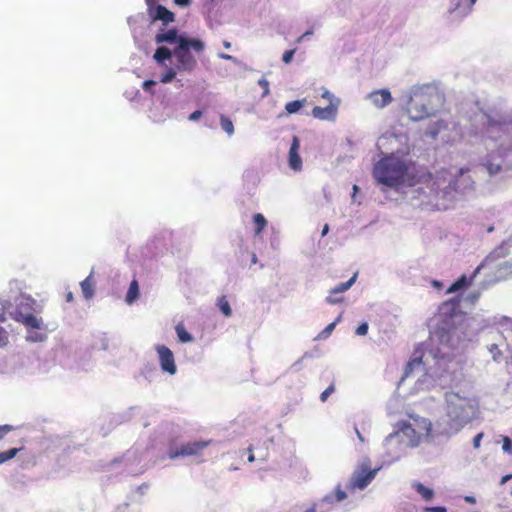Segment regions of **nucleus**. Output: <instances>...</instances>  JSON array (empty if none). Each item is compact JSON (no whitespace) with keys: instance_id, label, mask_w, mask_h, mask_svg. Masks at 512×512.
I'll use <instances>...</instances> for the list:
<instances>
[{"instance_id":"obj_17","label":"nucleus","mask_w":512,"mask_h":512,"mask_svg":"<svg viewBox=\"0 0 512 512\" xmlns=\"http://www.w3.org/2000/svg\"><path fill=\"white\" fill-rule=\"evenodd\" d=\"M190 38L185 34H179L177 28L162 30L155 35V42L157 44L169 43L179 46L181 41H187Z\"/></svg>"},{"instance_id":"obj_19","label":"nucleus","mask_w":512,"mask_h":512,"mask_svg":"<svg viewBox=\"0 0 512 512\" xmlns=\"http://www.w3.org/2000/svg\"><path fill=\"white\" fill-rule=\"evenodd\" d=\"M148 14L152 22L161 21L163 26H167L169 23L175 21V14L160 4L156 5L152 9H149Z\"/></svg>"},{"instance_id":"obj_42","label":"nucleus","mask_w":512,"mask_h":512,"mask_svg":"<svg viewBox=\"0 0 512 512\" xmlns=\"http://www.w3.org/2000/svg\"><path fill=\"white\" fill-rule=\"evenodd\" d=\"M295 49H291V50H287L284 52L283 56H282V61L285 63V64H289L293 57H294V54H295Z\"/></svg>"},{"instance_id":"obj_48","label":"nucleus","mask_w":512,"mask_h":512,"mask_svg":"<svg viewBox=\"0 0 512 512\" xmlns=\"http://www.w3.org/2000/svg\"><path fill=\"white\" fill-rule=\"evenodd\" d=\"M335 502H336V501H335V496H334V494H333V493H328V494H326V495H325V496L320 500V502H319V503H320V504H324V503H326V504H333V503H335Z\"/></svg>"},{"instance_id":"obj_3","label":"nucleus","mask_w":512,"mask_h":512,"mask_svg":"<svg viewBox=\"0 0 512 512\" xmlns=\"http://www.w3.org/2000/svg\"><path fill=\"white\" fill-rule=\"evenodd\" d=\"M445 410V418L434 429L437 435L451 437L478 417L479 402L468 393L449 391L445 393Z\"/></svg>"},{"instance_id":"obj_38","label":"nucleus","mask_w":512,"mask_h":512,"mask_svg":"<svg viewBox=\"0 0 512 512\" xmlns=\"http://www.w3.org/2000/svg\"><path fill=\"white\" fill-rule=\"evenodd\" d=\"M46 339V335L40 332H32L27 335V340L31 342H42Z\"/></svg>"},{"instance_id":"obj_34","label":"nucleus","mask_w":512,"mask_h":512,"mask_svg":"<svg viewBox=\"0 0 512 512\" xmlns=\"http://www.w3.org/2000/svg\"><path fill=\"white\" fill-rule=\"evenodd\" d=\"M12 304H10L8 301H0V323H3L6 321V314H9V311H11Z\"/></svg>"},{"instance_id":"obj_56","label":"nucleus","mask_w":512,"mask_h":512,"mask_svg":"<svg viewBox=\"0 0 512 512\" xmlns=\"http://www.w3.org/2000/svg\"><path fill=\"white\" fill-rule=\"evenodd\" d=\"M219 57L222 58V59H225V60L233 61V62L237 61V59L234 56L229 55V54L221 53V54H219Z\"/></svg>"},{"instance_id":"obj_8","label":"nucleus","mask_w":512,"mask_h":512,"mask_svg":"<svg viewBox=\"0 0 512 512\" xmlns=\"http://www.w3.org/2000/svg\"><path fill=\"white\" fill-rule=\"evenodd\" d=\"M512 254V240L503 241L500 246L495 248L485 259V261L480 264L472 273L470 277L466 275H462L456 281H454L450 287L447 289V293H455L461 289H464L471 285L473 279L477 276L480 270L486 265L493 263L494 261L508 256ZM499 278L505 277L507 274L512 273V257L499 264Z\"/></svg>"},{"instance_id":"obj_57","label":"nucleus","mask_w":512,"mask_h":512,"mask_svg":"<svg viewBox=\"0 0 512 512\" xmlns=\"http://www.w3.org/2000/svg\"><path fill=\"white\" fill-rule=\"evenodd\" d=\"M512 479V474L505 475L501 478L500 484L503 485Z\"/></svg>"},{"instance_id":"obj_11","label":"nucleus","mask_w":512,"mask_h":512,"mask_svg":"<svg viewBox=\"0 0 512 512\" xmlns=\"http://www.w3.org/2000/svg\"><path fill=\"white\" fill-rule=\"evenodd\" d=\"M205 43L198 38H190L187 41H181L179 46L174 48V56L178 62V70L183 72H192L197 66V60L190 50L200 53L204 50Z\"/></svg>"},{"instance_id":"obj_50","label":"nucleus","mask_w":512,"mask_h":512,"mask_svg":"<svg viewBox=\"0 0 512 512\" xmlns=\"http://www.w3.org/2000/svg\"><path fill=\"white\" fill-rule=\"evenodd\" d=\"M12 429L13 427L10 425H0V439L4 438Z\"/></svg>"},{"instance_id":"obj_44","label":"nucleus","mask_w":512,"mask_h":512,"mask_svg":"<svg viewBox=\"0 0 512 512\" xmlns=\"http://www.w3.org/2000/svg\"><path fill=\"white\" fill-rule=\"evenodd\" d=\"M8 343V333L7 331L0 327V348L6 346Z\"/></svg>"},{"instance_id":"obj_26","label":"nucleus","mask_w":512,"mask_h":512,"mask_svg":"<svg viewBox=\"0 0 512 512\" xmlns=\"http://www.w3.org/2000/svg\"><path fill=\"white\" fill-rule=\"evenodd\" d=\"M175 331H176V334H177V337H178V340L181 342V343H189V342H192L193 341V336L192 334H190L186 329L185 327L183 326V324H178L176 325L175 327Z\"/></svg>"},{"instance_id":"obj_49","label":"nucleus","mask_w":512,"mask_h":512,"mask_svg":"<svg viewBox=\"0 0 512 512\" xmlns=\"http://www.w3.org/2000/svg\"><path fill=\"white\" fill-rule=\"evenodd\" d=\"M156 85L154 80H146L142 83V87L147 92H152V88Z\"/></svg>"},{"instance_id":"obj_23","label":"nucleus","mask_w":512,"mask_h":512,"mask_svg":"<svg viewBox=\"0 0 512 512\" xmlns=\"http://www.w3.org/2000/svg\"><path fill=\"white\" fill-rule=\"evenodd\" d=\"M173 55L174 50L172 51L170 48L166 46H159L153 55V59L158 64H163L166 60L171 59Z\"/></svg>"},{"instance_id":"obj_61","label":"nucleus","mask_w":512,"mask_h":512,"mask_svg":"<svg viewBox=\"0 0 512 512\" xmlns=\"http://www.w3.org/2000/svg\"><path fill=\"white\" fill-rule=\"evenodd\" d=\"M355 432H356V435H357L358 439H359L361 442H364V441H365V439H364L363 435L361 434V432L358 430V428H357V427H355Z\"/></svg>"},{"instance_id":"obj_6","label":"nucleus","mask_w":512,"mask_h":512,"mask_svg":"<svg viewBox=\"0 0 512 512\" xmlns=\"http://www.w3.org/2000/svg\"><path fill=\"white\" fill-rule=\"evenodd\" d=\"M406 111L413 121H421L436 114L443 104V96L433 84L415 85L405 96Z\"/></svg>"},{"instance_id":"obj_1","label":"nucleus","mask_w":512,"mask_h":512,"mask_svg":"<svg viewBox=\"0 0 512 512\" xmlns=\"http://www.w3.org/2000/svg\"><path fill=\"white\" fill-rule=\"evenodd\" d=\"M469 319L461 312L459 300L443 302L432 319L433 330L428 342L420 344L407 363L403 378L422 373L416 385L419 389L447 388L461 377L460 364L452 350L470 340L467 332Z\"/></svg>"},{"instance_id":"obj_9","label":"nucleus","mask_w":512,"mask_h":512,"mask_svg":"<svg viewBox=\"0 0 512 512\" xmlns=\"http://www.w3.org/2000/svg\"><path fill=\"white\" fill-rule=\"evenodd\" d=\"M441 176L442 180L445 179L447 184L444 187V192L442 197L444 200L448 201V205L450 206L454 203L459 197L467 195L474 190L475 182L470 175V170L467 168H460L453 171L442 170Z\"/></svg>"},{"instance_id":"obj_5","label":"nucleus","mask_w":512,"mask_h":512,"mask_svg":"<svg viewBox=\"0 0 512 512\" xmlns=\"http://www.w3.org/2000/svg\"><path fill=\"white\" fill-rule=\"evenodd\" d=\"M449 184L445 179L442 180L441 172L435 175L426 173L424 171L414 170L413 182L405 184L407 188V196L414 206H433L439 210L448 209V201L444 200L442 194L444 187L447 188Z\"/></svg>"},{"instance_id":"obj_24","label":"nucleus","mask_w":512,"mask_h":512,"mask_svg":"<svg viewBox=\"0 0 512 512\" xmlns=\"http://www.w3.org/2000/svg\"><path fill=\"white\" fill-rule=\"evenodd\" d=\"M411 487L425 500L430 501L434 497V490L424 486L418 481H413Z\"/></svg>"},{"instance_id":"obj_40","label":"nucleus","mask_w":512,"mask_h":512,"mask_svg":"<svg viewBox=\"0 0 512 512\" xmlns=\"http://www.w3.org/2000/svg\"><path fill=\"white\" fill-rule=\"evenodd\" d=\"M335 501L342 502L347 498V494L344 490L341 489L340 485H337L334 492Z\"/></svg>"},{"instance_id":"obj_54","label":"nucleus","mask_w":512,"mask_h":512,"mask_svg":"<svg viewBox=\"0 0 512 512\" xmlns=\"http://www.w3.org/2000/svg\"><path fill=\"white\" fill-rule=\"evenodd\" d=\"M313 29H309L307 30L304 34H302L298 39H297V43H301L303 42L306 38H308L309 36L313 35Z\"/></svg>"},{"instance_id":"obj_4","label":"nucleus","mask_w":512,"mask_h":512,"mask_svg":"<svg viewBox=\"0 0 512 512\" xmlns=\"http://www.w3.org/2000/svg\"><path fill=\"white\" fill-rule=\"evenodd\" d=\"M432 430V423L426 418L413 419V422H399L396 430L383 441L384 464L390 465L406 455L408 448L417 447L423 437Z\"/></svg>"},{"instance_id":"obj_45","label":"nucleus","mask_w":512,"mask_h":512,"mask_svg":"<svg viewBox=\"0 0 512 512\" xmlns=\"http://www.w3.org/2000/svg\"><path fill=\"white\" fill-rule=\"evenodd\" d=\"M368 329H369V326H368V323L367 322H363L361 323L357 329H356V334L359 335V336H364L367 334L368 332Z\"/></svg>"},{"instance_id":"obj_2","label":"nucleus","mask_w":512,"mask_h":512,"mask_svg":"<svg viewBox=\"0 0 512 512\" xmlns=\"http://www.w3.org/2000/svg\"><path fill=\"white\" fill-rule=\"evenodd\" d=\"M414 161L409 157V148L395 152L383 153L372 168V177L375 183L380 186V191L385 193L392 189L400 191L405 184L413 182Z\"/></svg>"},{"instance_id":"obj_46","label":"nucleus","mask_w":512,"mask_h":512,"mask_svg":"<svg viewBox=\"0 0 512 512\" xmlns=\"http://www.w3.org/2000/svg\"><path fill=\"white\" fill-rule=\"evenodd\" d=\"M321 97H322L323 99L328 100V101H329V103H331V102H332V103H336V102H337V100H338V99H336V98L334 97V95H333L330 91H328L327 89H324V90H323V92L321 93Z\"/></svg>"},{"instance_id":"obj_12","label":"nucleus","mask_w":512,"mask_h":512,"mask_svg":"<svg viewBox=\"0 0 512 512\" xmlns=\"http://www.w3.org/2000/svg\"><path fill=\"white\" fill-rule=\"evenodd\" d=\"M211 441H193L181 445L171 443L168 448V457L175 460L180 457L199 456L201 451L210 445Z\"/></svg>"},{"instance_id":"obj_25","label":"nucleus","mask_w":512,"mask_h":512,"mask_svg":"<svg viewBox=\"0 0 512 512\" xmlns=\"http://www.w3.org/2000/svg\"><path fill=\"white\" fill-rule=\"evenodd\" d=\"M357 279V274H354L348 281L339 283L330 290V294H342L349 290Z\"/></svg>"},{"instance_id":"obj_14","label":"nucleus","mask_w":512,"mask_h":512,"mask_svg":"<svg viewBox=\"0 0 512 512\" xmlns=\"http://www.w3.org/2000/svg\"><path fill=\"white\" fill-rule=\"evenodd\" d=\"M512 151L511 147H507L505 142L501 140L497 150L490 152L484 162L483 166L486 168L490 176L497 175L504 164V159L508 152Z\"/></svg>"},{"instance_id":"obj_27","label":"nucleus","mask_w":512,"mask_h":512,"mask_svg":"<svg viewBox=\"0 0 512 512\" xmlns=\"http://www.w3.org/2000/svg\"><path fill=\"white\" fill-rule=\"evenodd\" d=\"M138 296H139L138 282L136 280H133L130 283L125 300L128 304H132L138 298Z\"/></svg>"},{"instance_id":"obj_59","label":"nucleus","mask_w":512,"mask_h":512,"mask_svg":"<svg viewBox=\"0 0 512 512\" xmlns=\"http://www.w3.org/2000/svg\"><path fill=\"white\" fill-rule=\"evenodd\" d=\"M248 452H249L248 461L249 462H254L255 461V457H254V454L252 452V448L251 447L248 448Z\"/></svg>"},{"instance_id":"obj_60","label":"nucleus","mask_w":512,"mask_h":512,"mask_svg":"<svg viewBox=\"0 0 512 512\" xmlns=\"http://www.w3.org/2000/svg\"><path fill=\"white\" fill-rule=\"evenodd\" d=\"M328 232H329V226H328V224H325L322 229L321 236L322 237L326 236Z\"/></svg>"},{"instance_id":"obj_37","label":"nucleus","mask_w":512,"mask_h":512,"mask_svg":"<svg viewBox=\"0 0 512 512\" xmlns=\"http://www.w3.org/2000/svg\"><path fill=\"white\" fill-rule=\"evenodd\" d=\"M258 85L263 88L262 98L267 97L270 94L269 82L265 77L258 80Z\"/></svg>"},{"instance_id":"obj_28","label":"nucleus","mask_w":512,"mask_h":512,"mask_svg":"<svg viewBox=\"0 0 512 512\" xmlns=\"http://www.w3.org/2000/svg\"><path fill=\"white\" fill-rule=\"evenodd\" d=\"M216 306L225 317H230L232 315L230 303L225 296H221L217 299Z\"/></svg>"},{"instance_id":"obj_62","label":"nucleus","mask_w":512,"mask_h":512,"mask_svg":"<svg viewBox=\"0 0 512 512\" xmlns=\"http://www.w3.org/2000/svg\"><path fill=\"white\" fill-rule=\"evenodd\" d=\"M316 506L317 504L314 503L311 507H309L308 509H306L304 512H317L316 511Z\"/></svg>"},{"instance_id":"obj_10","label":"nucleus","mask_w":512,"mask_h":512,"mask_svg":"<svg viewBox=\"0 0 512 512\" xmlns=\"http://www.w3.org/2000/svg\"><path fill=\"white\" fill-rule=\"evenodd\" d=\"M36 305L35 299L30 295L21 294L15 298L14 307L12 306L9 315L28 328L40 330L44 327V323L41 318L34 315Z\"/></svg>"},{"instance_id":"obj_35","label":"nucleus","mask_w":512,"mask_h":512,"mask_svg":"<svg viewBox=\"0 0 512 512\" xmlns=\"http://www.w3.org/2000/svg\"><path fill=\"white\" fill-rule=\"evenodd\" d=\"M479 297H480L479 291H471L461 301L472 305L477 302Z\"/></svg>"},{"instance_id":"obj_64","label":"nucleus","mask_w":512,"mask_h":512,"mask_svg":"<svg viewBox=\"0 0 512 512\" xmlns=\"http://www.w3.org/2000/svg\"><path fill=\"white\" fill-rule=\"evenodd\" d=\"M506 341L508 348L512 350V339H506Z\"/></svg>"},{"instance_id":"obj_32","label":"nucleus","mask_w":512,"mask_h":512,"mask_svg":"<svg viewBox=\"0 0 512 512\" xmlns=\"http://www.w3.org/2000/svg\"><path fill=\"white\" fill-rule=\"evenodd\" d=\"M341 316H339L334 322L327 325L317 336L318 339H327L333 330L335 329L337 323L340 321Z\"/></svg>"},{"instance_id":"obj_18","label":"nucleus","mask_w":512,"mask_h":512,"mask_svg":"<svg viewBox=\"0 0 512 512\" xmlns=\"http://www.w3.org/2000/svg\"><path fill=\"white\" fill-rule=\"evenodd\" d=\"M366 99L379 109L388 106L393 100L391 92L386 88L370 92Z\"/></svg>"},{"instance_id":"obj_13","label":"nucleus","mask_w":512,"mask_h":512,"mask_svg":"<svg viewBox=\"0 0 512 512\" xmlns=\"http://www.w3.org/2000/svg\"><path fill=\"white\" fill-rule=\"evenodd\" d=\"M379 469H369V460H365L359 469H356L347 485L350 490H364L375 478Z\"/></svg>"},{"instance_id":"obj_52","label":"nucleus","mask_w":512,"mask_h":512,"mask_svg":"<svg viewBox=\"0 0 512 512\" xmlns=\"http://www.w3.org/2000/svg\"><path fill=\"white\" fill-rule=\"evenodd\" d=\"M427 512H447L446 507L444 506H434V507H428L425 509Z\"/></svg>"},{"instance_id":"obj_47","label":"nucleus","mask_w":512,"mask_h":512,"mask_svg":"<svg viewBox=\"0 0 512 512\" xmlns=\"http://www.w3.org/2000/svg\"><path fill=\"white\" fill-rule=\"evenodd\" d=\"M337 294H330L329 296L326 297V302L331 304V305H335V304H338L340 302H342V297H338L336 296Z\"/></svg>"},{"instance_id":"obj_58","label":"nucleus","mask_w":512,"mask_h":512,"mask_svg":"<svg viewBox=\"0 0 512 512\" xmlns=\"http://www.w3.org/2000/svg\"><path fill=\"white\" fill-rule=\"evenodd\" d=\"M146 4L148 6V10L154 8L156 4V0H146Z\"/></svg>"},{"instance_id":"obj_55","label":"nucleus","mask_w":512,"mask_h":512,"mask_svg":"<svg viewBox=\"0 0 512 512\" xmlns=\"http://www.w3.org/2000/svg\"><path fill=\"white\" fill-rule=\"evenodd\" d=\"M174 3L179 7H187L190 4V0H174Z\"/></svg>"},{"instance_id":"obj_16","label":"nucleus","mask_w":512,"mask_h":512,"mask_svg":"<svg viewBox=\"0 0 512 512\" xmlns=\"http://www.w3.org/2000/svg\"><path fill=\"white\" fill-rule=\"evenodd\" d=\"M156 351L158 353L161 370L169 375H175L177 372V366L175 364L173 352L164 345L156 346Z\"/></svg>"},{"instance_id":"obj_29","label":"nucleus","mask_w":512,"mask_h":512,"mask_svg":"<svg viewBox=\"0 0 512 512\" xmlns=\"http://www.w3.org/2000/svg\"><path fill=\"white\" fill-rule=\"evenodd\" d=\"M220 126L229 137L234 134V124L232 120L223 114L220 115Z\"/></svg>"},{"instance_id":"obj_15","label":"nucleus","mask_w":512,"mask_h":512,"mask_svg":"<svg viewBox=\"0 0 512 512\" xmlns=\"http://www.w3.org/2000/svg\"><path fill=\"white\" fill-rule=\"evenodd\" d=\"M477 0H448L447 18L452 22H460L468 17Z\"/></svg>"},{"instance_id":"obj_31","label":"nucleus","mask_w":512,"mask_h":512,"mask_svg":"<svg viewBox=\"0 0 512 512\" xmlns=\"http://www.w3.org/2000/svg\"><path fill=\"white\" fill-rule=\"evenodd\" d=\"M305 103H306V99L294 100V101L288 102L285 105V110H286L287 114H295V113L299 112V110L302 107H304Z\"/></svg>"},{"instance_id":"obj_33","label":"nucleus","mask_w":512,"mask_h":512,"mask_svg":"<svg viewBox=\"0 0 512 512\" xmlns=\"http://www.w3.org/2000/svg\"><path fill=\"white\" fill-rule=\"evenodd\" d=\"M19 451H20L19 448H11L7 451L1 452L0 453V465L13 459L18 454Z\"/></svg>"},{"instance_id":"obj_7","label":"nucleus","mask_w":512,"mask_h":512,"mask_svg":"<svg viewBox=\"0 0 512 512\" xmlns=\"http://www.w3.org/2000/svg\"><path fill=\"white\" fill-rule=\"evenodd\" d=\"M470 123L469 133L497 142L502 139L508 130L507 119L498 112H485L475 104L472 113L468 115Z\"/></svg>"},{"instance_id":"obj_21","label":"nucleus","mask_w":512,"mask_h":512,"mask_svg":"<svg viewBox=\"0 0 512 512\" xmlns=\"http://www.w3.org/2000/svg\"><path fill=\"white\" fill-rule=\"evenodd\" d=\"M339 100L336 103H329L327 107L315 106L312 109V116L319 120L334 121L338 111Z\"/></svg>"},{"instance_id":"obj_43","label":"nucleus","mask_w":512,"mask_h":512,"mask_svg":"<svg viewBox=\"0 0 512 512\" xmlns=\"http://www.w3.org/2000/svg\"><path fill=\"white\" fill-rule=\"evenodd\" d=\"M334 392V385L328 386L321 394H320V400L322 402H325L327 398Z\"/></svg>"},{"instance_id":"obj_20","label":"nucleus","mask_w":512,"mask_h":512,"mask_svg":"<svg viewBox=\"0 0 512 512\" xmlns=\"http://www.w3.org/2000/svg\"><path fill=\"white\" fill-rule=\"evenodd\" d=\"M299 149L300 139L297 136H293L288 152V165L293 171L302 170V159L299 155Z\"/></svg>"},{"instance_id":"obj_39","label":"nucleus","mask_w":512,"mask_h":512,"mask_svg":"<svg viewBox=\"0 0 512 512\" xmlns=\"http://www.w3.org/2000/svg\"><path fill=\"white\" fill-rule=\"evenodd\" d=\"M489 352L492 354V358L494 361L499 362L501 357V351L498 348L497 344H491L488 346Z\"/></svg>"},{"instance_id":"obj_53","label":"nucleus","mask_w":512,"mask_h":512,"mask_svg":"<svg viewBox=\"0 0 512 512\" xmlns=\"http://www.w3.org/2000/svg\"><path fill=\"white\" fill-rule=\"evenodd\" d=\"M201 116H202V111L196 110L189 115L188 119L190 121H197Z\"/></svg>"},{"instance_id":"obj_36","label":"nucleus","mask_w":512,"mask_h":512,"mask_svg":"<svg viewBox=\"0 0 512 512\" xmlns=\"http://www.w3.org/2000/svg\"><path fill=\"white\" fill-rule=\"evenodd\" d=\"M176 77V70L174 68H169L165 74L161 76L162 83H170Z\"/></svg>"},{"instance_id":"obj_51","label":"nucleus","mask_w":512,"mask_h":512,"mask_svg":"<svg viewBox=\"0 0 512 512\" xmlns=\"http://www.w3.org/2000/svg\"><path fill=\"white\" fill-rule=\"evenodd\" d=\"M483 436L484 434L480 432L473 438V446L475 449H478L480 447Z\"/></svg>"},{"instance_id":"obj_22","label":"nucleus","mask_w":512,"mask_h":512,"mask_svg":"<svg viewBox=\"0 0 512 512\" xmlns=\"http://www.w3.org/2000/svg\"><path fill=\"white\" fill-rule=\"evenodd\" d=\"M94 270L80 283L81 290L85 299H91L94 295L95 282L93 280Z\"/></svg>"},{"instance_id":"obj_63","label":"nucleus","mask_w":512,"mask_h":512,"mask_svg":"<svg viewBox=\"0 0 512 512\" xmlns=\"http://www.w3.org/2000/svg\"><path fill=\"white\" fill-rule=\"evenodd\" d=\"M300 363H301V359H299L298 361H296L293 365H292V368L295 369V370H299L301 367H300Z\"/></svg>"},{"instance_id":"obj_41","label":"nucleus","mask_w":512,"mask_h":512,"mask_svg":"<svg viewBox=\"0 0 512 512\" xmlns=\"http://www.w3.org/2000/svg\"><path fill=\"white\" fill-rule=\"evenodd\" d=\"M502 449L505 453L512 455V440L508 436L503 437Z\"/></svg>"},{"instance_id":"obj_30","label":"nucleus","mask_w":512,"mask_h":512,"mask_svg":"<svg viewBox=\"0 0 512 512\" xmlns=\"http://www.w3.org/2000/svg\"><path fill=\"white\" fill-rule=\"evenodd\" d=\"M253 222L255 225V235H259L266 227L267 220L261 213H256L253 216Z\"/></svg>"}]
</instances>
